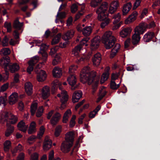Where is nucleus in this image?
<instances>
[{
	"mask_svg": "<svg viewBox=\"0 0 160 160\" xmlns=\"http://www.w3.org/2000/svg\"><path fill=\"white\" fill-rule=\"evenodd\" d=\"M140 38L141 37L139 34L134 33L132 36V42L133 45L136 46L138 44Z\"/></svg>",
	"mask_w": 160,
	"mask_h": 160,
	"instance_id": "nucleus-23",
	"label": "nucleus"
},
{
	"mask_svg": "<svg viewBox=\"0 0 160 160\" xmlns=\"http://www.w3.org/2000/svg\"><path fill=\"white\" fill-rule=\"evenodd\" d=\"M52 84L51 92L52 94H54L56 92L58 86L59 87V89H61V87H60V86L61 85V83L59 82L58 80H56L53 81Z\"/></svg>",
	"mask_w": 160,
	"mask_h": 160,
	"instance_id": "nucleus-26",
	"label": "nucleus"
},
{
	"mask_svg": "<svg viewBox=\"0 0 160 160\" xmlns=\"http://www.w3.org/2000/svg\"><path fill=\"white\" fill-rule=\"evenodd\" d=\"M36 124L33 121L31 123L28 130V134H32L36 132Z\"/></svg>",
	"mask_w": 160,
	"mask_h": 160,
	"instance_id": "nucleus-31",
	"label": "nucleus"
},
{
	"mask_svg": "<svg viewBox=\"0 0 160 160\" xmlns=\"http://www.w3.org/2000/svg\"><path fill=\"white\" fill-rule=\"evenodd\" d=\"M39 59V57L38 56H35L32 57L30 61L28 62L29 64L32 65L33 66L38 61Z\"/></svg>",
	"mask_w": 160,
	"mask_h": 160,
	"instance_id": "nucleus-40",
	"label": "nucleus"
},
{
	"mask_svg": "<svg viewBox=\"0 0 160 160\" xmlns=\"http://www.w3.org/2000/svg\"><path fill=\"white\" fill-rule=\"evenodd\" d=\"M101 59V55L99 53H98L94 55L92 59L93 64L96 66L99 65Z\"/></svg>",
	"mask_w": 160,
	"mask_h": 160,
	"instance_id": "nucleus-19",
	"label": "nucleus"
},
{
	"mask_svg": "<svg viewBox=\"0 0 160 160\" xmlns=\"http://www.w3.org/2000/svg\"><path fill=\"white\" fill-rule=\"evenodd\" d=\"M132 31V29L130 27L124 28L120 32V35L122 38H125L130 34Z\"/></svg>",
	"mask_w": 160,
	"mask_h": 160,
	"instance_id": "nucleus-12",
	"label": "nucleus"
},
{
	"mask_svg": "<svg viewBox=\"0 0 160 160\" xmlns=\"http://www.w3.org/2000/svg\"><path fill=\"white\" fill-rule=\"evenodd\" d=\"M61 130L62 127L61 126H58L56 128L54 133L56 137H58L59 135L61 132Z\"/></svg>",
	"mask_w": 160,
	"mask_h": 160,
	"instance_id": "nucleus-52",
	"label": "nucleus"
},
{
	"mask_svg": "<svg viewBox=\"0 0 160 160\" xmlns=\"http://www.w3.org/2000/svg\"><path fill=\"white\" fill-rule=\"evenodd\" d=\"M57 96L60 98L61 102H67L68 99V96L67 92L65 90L62 91L60 93L58 94Z\"/></svg>",
	"mask_w": 160,
	"mask_h": 160,
	"instance_id": "nucleus-13",
	"label": "nucleus"
},
{
	"mask_svg": "<svg viewBox=\"0 0 160 160\" xmlns=\"http://www.w3.org/2000/svg\"><path fill=\"white\" fill-rule=\"evenodd\" d=\"M39 53H41L42 57V58L44 62H46L47 60L48 54L47 53L44 51L42 50V51H40L38 52Z\"/></svg>",
	"mask_w": 160,
	"mask_h": 160,
	"instance_id": "nucleus-56",
	"label": "nucleus"
},
{
	"mask_svg": "<svg viewBox=\"0 0 160 160\" xmlns=\"http://www.w3.org/2000/svg\"><path fill=\"white\" fill-rule=\"evenodd\" d=\"M61 33H58L52 39V44L54 45L57 44L60 41L61 38Z\"/></svg>",
	"mask_w": 160,
	"mask_h": 160,
	"instance_id": "nucleus-37",
	"label": "nucleus"
},
{
	"mask_svg": "<svg viewBox=\"0 0 160 160\" xmlns=\"http://www.w3.org/2000/svg\"><path fill=\"white\" fill-rule=\"evenodd\" d=\"M102 41L107 49L110 48V32L107 31L102 35Z\"/></svg>",
	"mask_w": 160,
	"mask_h": 160,
	"instance_id": "nucleus-5",
	"label": "nucleus"
},
{
	"mask_svg": "<svg viewBox=\"0 0 160 160\" xmlns=\"http://www.w3.org/2000/svg\"><path fill=\"white\" fill-rule=\"evenodd\" d=\"M61 117V114L58 112H57L53 116L51 120V123L53 125L56 124L59 121Z\"/></svg>",
	"mask_w": 160,
	"mask_h": 160,
	"instance_id": "nucleus-24",
	"label": "nucleus"
},
{
	"mask_svg": "<svg viewBox=\"0 0 160 160\" xmlns=\"http://www.w3.org/2000/svg\"><path fill=\"white\" fill-rule=\"evenodd\" d=\"M23 25V22H20L18 18H17L14 22L13 27L15 29L19 30L21 29Z\"/></svg>",
	"mask_w": 160,
	"mask_h": 160,
	"instance_id": "nucleus-35",
	"label": "nucleus"
},
{
	"mask_svg": "<svg viewBox=\"0 0 160 160\" xmlns=\"http://www.w3.org/2000/svg\"><path fill=\"white\" fill-rule=\"evenodd\" d=\"M43 112V108L42 106L39 107L36 113V116L38 117H40L42 115Z\"/></svg>",
	"mask_w": 160,
	"mask_h": 160,
	"instance_id": "nucleus-49",
	"label": "nucleus"
},
{
	"mask_svg": "<svg viewBox=\"0 0 160 160\" xmlns=\"http://www.w3.org/2000/svg\"><path fill=\"white\" fill-rule=\"evenodd\" d=\"M115 37L111 35V58L114 57L117 54L120 47L119 44L116 42Z\"/></svg>",
	"mask_w": 160,
	"mask_h": 160,
	"instance_id": "nucleus-4",
	"label": "nucleus"
},
{
	"mask_svg": "<svg viewBox=\"0 0 160 160\" xmlns=\"http://www.w3.org/2000/svg\"><path fill=\"white\" fill-rule=\"evenodd\" d=\"M10 60L9 57L3 58L1 60H0V65L5 69H7L8 66L10 64Z\"/></svg>",
	"mask_w": 160,
	"mask_h": 160,
	"instance_id": "nucleus-14",
	"label": "nucleus"
},
{
	"mask_svg": "<svg viewBox=\"0 0 160 160\" xmlns=\"http://www.w3.org/2000/svg\"><path fill=\"white\" fill-rule=\"evenodd\" d=\"M45 132V128L43 126H41L39 130V132L38 133L37 137L38 138H41L43 136Z\"/></svg>",
	"mask_w": 160,
	"mask_h": 160,
	"instance_id": "nucleus-50",
	"label": "nucleus"
},
{
	"mask_svg": "<svg viewBox=\"0 0 160 160\" xmlns=\"http://www.w3.org/2000/svg\"><path fill=\"white\" fill-rule=\"evenodd\" d=\"M10 49L7 48H4L0 50V54L1 55H7L10 53Z\"/></svg>",
	"mask_w": 160,
	"mask_h": 160,
	"instance_id": "nucleus-39",
	"label": "nucleus"
},
{
	"mask_svg": "<svg viewBox=\"0 0 160 160\" xmlns=\"http://www.w3.org/2000/svg\"><path fill=\"white\" fill-rule=\"evenodd\" d=\"M25 88L28 95H30L32 94V86L31 82H28L26 83L25 84Z\"/></svg>",
	"mask_w": 160,
	"mask_h": 160,
	"instance_id": "nucleus-27",
	"label": "nucleus"
},
{
	"mask_svg": "<svg viewBox=\"0 0 160 160\" xmlns=\"http://www.w3.org/2000/svg\"><path fill=\"white\" fill-rule=\"evenodd\" d=\"M1 121L3 123L6 122L12 124L16 123L18 121L17 117L8 112H3L1 116Z\"/></svg>",
	"mask_w": 160,
	"mask_h": 160,
	"instance_id": "nucleus-3",
	"label": "nucleus"
},
{
	"mask_svg": "<svg viewBox=\"0 0 160 160\" xmlns=\"http://www.w3.org/2000/svg\"><path fill=\"white\" fill-rule=\"evenodd\" d=\"M18 94L17 93H13L9 97V103L12 105L17 101L18 98Z\"/></svg>",
	"mask_w": 160,
	"mask_h": 160,
	"instance_id": "nucleus-28",
	"label": "nucleus"
},
{
	"mask_svg": "<svg viewBox=\"0 0 160 160\" xmlns=\"http://www.w3.org/2000/svg\"><path fill=\"white\" fill-rule=\"evenodd\" d=\"M30 0H18L17 4L19 6L28 3Z\"/></svg>",
	"mask_w": 160,
	"mask_h": 160,
	"instance_id": "nucleus-59",
	"label": "nucleus"
},
{
	"mask_svg": "<svg viewBox=\"0 0 160 160\" xmlns=\"http://www.w3.org/2000/svg\"><path fill=\"white\" fill-rule=\"evenodd\" d=\"M8 87V84L6 83L2 85L0 88V92H4L5 91Z\"/></svg>",
	"mask_w": 160,
	"mask_h": 160,
	"instance_id": "nucleus-60",
	"label": "nucleus"
},
{
	"mask_svg": "<svg viewBox=\"0 0 160 160\" xmlns=\"http://www.w3.org/2000/svg\"><path fill=\"white\" fill-rule=\"evenodd\" d=\"M38 155L35 152L31 155V156L30 160H38Z\"/></svg>",
	"mask_w": 160,
	"mask_h": 160,
	"instance_id": "nucleus-63",
	"label": "nucleus"
},
{
	"mask_svg": "<svg viewBox=\"0 0 160 160\" xmlns=\"http://www.w3.org/2000/svg\"><path fill=\"white\" fill-rule=\"evenodd\" d=\"M60 57L56 55L55 57V59H54L52 62V63L53 65H57L58 62H60Z\"/></svg>",
	"mask_w": 160,
	"mask_h": 160,
	"instance_id": "nucleus-62",
	"label": "nucleus"
},
{
	"mask_svg": "<svg viewBox=\"0 0 160 160\" xmlns=\"http://www.w3.org/2000/svg\"><path fill=\"white\" fill-rule=\"evenodd\" d=\"M120 18L121 16L119 13L114 15L113 17L112 18L114 19V21L113 23V26L112 27V30H115L118 28L120 26L121 24L119 23H118L120 20Z\"/></svg>",
	"mask_w": 160,
	"mask_h": 160,
	"instance_id": "nucleus-8",
	"label": "nucleus"
},
{
	"mask_svg": "<svg viewBox=\"0 0 160 160\" xmlns=\"http://www.w3.org/2000/svg\"><path fill=\"white\" fill-rule=\"evenodd\" d=\"M41 94L42 97L44 99L47 98L50 95V89L48 86H45L41 90Z\"/></svg>",
	"mask_w": 160,
	"mask_h": 160,
	"instance_id": "nucleus-20",
	"label": "nucleus"
},
{
	"mask_svg": "<svg viewBox=\"0 0 160 160\" xmlns=\"http://www.w3.org/2000/svg\"><path fill=\"white\" fill-rule=\"evenodd\" d=\"M9 70L12 73L18 71L20 68L19 65L17 63H10L8 65Z\"/></svg>",
	"mask_w": 160,
	"mask_h": 160,
	"instance_id": "nucleus-21",
	"label": "nucleus"
},
{
	"mask_svg": "<svg viewBox=\"0 0 160 160\" xmlns=\"http://www.w3.org/2000/svg\"><path fill=\"white\" fill-rule=\"evenodd\" d=\"M154 34L152 32H148L143 36V39L144 42H148L151 41L154 37Z\"/></svg>",
	"mask_w": 160,
	"mask_h": 160,
	"instance_id": "nucleus-29",
	"label": "nucleus"
},
{
	"mask_svg": "<svg viewBox=\"0 0 160 160\" xmlns=\"http://www.w3.org/2000/svg\"><path fill=\"white\" fill-rule=\"evenodd\" d=\"M4 27L6 28L7 32H10L12 31V26L11 23L10 22H6L4 23Z\"/></svg>",
	"mask_w": 160,
	"mask_h": 160,
	"instance_id": "nucleus-47",
	"label": "nucleus"
},
{
	"mask_svg": "<svg viewBox=\"0 0 160 160\" xmlns=\"http://www.w3.org/2000/svg\"><path fill=\"white\" fill-rule=\"evenodd\" d=\"M99 78H96L94 79L93 82L91 84L93 83V85L92 86V88L93 89V90L92 91V93L93 94L95 92L96 90L98 84L99 82Z\"/></svg>",
	"mask_w": 160,
	"mask_h": 160,
	"instance_id": "nucleus-38",
	"label": "nucleus"
},
{
	"mask_svg": "<svg viewBox=\"0 0 160 160\" xmlns=\"http://www.w3.org/2000/svg\"><path fill=\"white\" fill-rule=\"evenodd\" d=\"M132 7L130 2L127 3L124 5L122 9V14L123 15H126L128 12Z\"/></svg>",
	"mask_w": 160,
	"mask_h": 160,
	"instance_id": "nucleus-25",
	"label": "nucleus"
},
{
	"mask_svg": "<svg viewBox=\"0 0 160 160\" xmlns=\"http://www.w3.org/2000/svg\"><path fill=\"white\" fill-rule=\"evenodd\" d=\"M92 32V27L91 26H87L83 28L82 31V33L85 36H88Z\"/></svg>",
	"mask_w": 160,
	"mask_h": 160,
	"instance_id": "nucleus-34",
	"label": "nucleus"
},
{
	"mask_svg": "<svg viewBox=\"0 0 160 160\" xmlns=\"http://www.w3.org/2000/svg\"><path fill=\"white\" fill-rule=\"evenodd\" d=\"M119 84L116 85L114 81H111V89H117L119 87Z\"/></svg>",
	"mask_w": 160,
	"mask_h": 160,
	"instance_id": "nucleus-58",
	"label": "nucleus"
},
{
	"mask_svg": "<svg viewBox=\"0 0 160 160\" xmlns=\"http://www.w3.org/2000/svg\"><path fill=\"white\" fill-rule=\"evenodd\" d=\"M78 5L76 4H73L71 7V12L72 13H75L78 10Z\"/></svg>",
	"mask_w": 160,
	"mask_h": 160,
	"instance_id": "nucleus-55",
	"label": "nucleus"
},
{
	"mask_svg": "<svg viewBox=\"0 0 160 160\" xmlns=\"http://www.w3.org/2000/svg\"><path fill=\"white\" fill-rule=\"evenodd\" d=\"M25 154L23 152L20 153L17 157V160H24Z\"/></svg>",
	"mask_w": 160,
	"mask_h": 160,
	"instance_id": "nucleus-64",
	"label": "nucleus"
},
{
	"mask_svg": "<svg viewBox=\"0 0 160 160\" xmlns=\"http://www.w3.org/2000/svg\"><path fill=\"white\" fill-rule=\"evenodd\" d=\"M107 93L106 91L105 90H103L102 92H100L98 98L97 100V102H99L105 95Z\"/></svg>",
	"mask_w": 160,
	"mask_h": 160,
	"instance_id": "nucleus-51",
	"label": "nucleus"
},
{
	"mask_svg": "<svg viewBox=\"0 0 160 160\" xmlns=\"http://www.w3.org/2000/svg\"><path fill=\"white\" fill-rule=\"evenodd\" d=\"M99 41L97 38H94L92 41L91 48L92 50L97 48L99 46Z\"/></svg>",
	"mask_w": 160,
	"mask_h": 160,
	"instance_id": "nucleus-30",
	"label": "nucleus"
},
{
	"mask_svg": "<svg viewBox=\"0 0 160 160\" xmlns=\"http://www.w3.org/2000/svg\"><path fill=\"white\" fill-rule=\"evenodd\" d=\"M109 68L108 67L107 68V72H105L102 74L100 81L101 83L102 84L108 78L109 75Z\"/></svg>",
	"mask_w": 160,
	"mask_h": 160,
	"instance_id": "nucleus-36",
	"label": "nucleus"
},
{
	"mask_svg": "<svg viewBox=\"0 0 160 160\" xmlns=\"http://www.w3.org/2000/svg\"><path fill=\"white\" fill-rule=\"evenodd\" d=\"M74 31L73 30L68 31L63 36L62 38L65 40H68L74 36Z\"/></svg>",
	"mask_w": 160,
	"mask_h": 160,
	"instance_id": "nucleus-22",
	"label": "nucleus"
},
{
	"mask_svg": "<svg viewBox=\"0 0 160 160\" xmlns=\"http://www.w3.org/2000/svg\"><path fill=\"white\" fill-rule=\"evenodd\" d=\"M82 96V92L81 91H75L72 96V102L74 103L78 102Z\"/></svg>",
	"mask_w": 160,
	"mask_h": 160,
	"instance_id": "nucleus-17",
	"label": "nucleus"
},
{
	"mask_svg": "<svg viewBox=\"0 0 160 160\" xmlns=\"http://www.w3.org/2000/svg\"><path fill=\"white\" fill-rule=\"evenodd\" d=\"M92 54L91 52L88 53L87 56H84L83 57L79 59L80 61H86L88 60L90 58Z\"/></svg>",
	"mask_w": 160,
	"mask_h": 160,
	"instance_id": "nucleus-54",
	"label": "nucleus"
},
{
	"mask_svg": "<svg viewBox=\"0 0 160 160\" xmlns=\"http://www.w3.org/2000/svg\"><path fill=\"white\" fill-rule=\"evenodd\" d=\"M89 39V38L86 37L83 38L80 42V44L81 46H82V45H85V46H87L88 45V44H87V42L88 41Z\"/></svg>",
	"mask_w": 160,
	"mask_h": 160,
	"instance_id": "nucleus-57",
	"label": "nucleus"
},
{
	"mask_svg": "<svg viewBox=\"0 0 160 160\" xmlns=\"http://www.w3.org/2000/svg\"><path fill=\"white\" fill-rule=\"evenodd\" d=\"M37 137L35 135H32L29 137L27 140V142L29 144H31L35 141Z\"/></svg>",
	"mask_w": 160,
	"mask_h": 160,
	"instance_id": "nucleus-53",
	"label": "nucleus"
},
{
	"mask_svg": "<svg viewBox=\"0 0 160 160\" xmlns=\"http://www.w3.org/2000/svg\"><path fill=\"white\" fill-rule=\"evenodd\" d=\"M6 94L4 96H1L0 97V106H4L6 105L7 101Z\"/></svg>",
	"mask_w": 160,
	"mask_h": 160,
	"instance_id": "nucleus-43",
	"label": "nucleus"
},
{
	"mask_svg": "<svg viewBox=\"0 0 160 160\" xmlns=\"http://www.w3.org/2000/svg\"><path fill=\"white\" fill-rule=\"evenodd\" d=\"M99 13L96 12L98 15L97 19L100 21H102L106 20L107 19H109L108 16L109 15V12L105 14V13Z\"/></svg>",
	"mask_w": 160,
	"mask_h": 160,
	"instance_id": "nucleus-18",
	"label": "nucleus"
},
{
	"mask_svg": "<svg viewBox=\"0 0 160 160\" xmlns=\"http://www.w3.org/2000/svg\"><path fill=\"white\" fill-rule=\"evenodd\" d=\"M67 81L69 84L72 86L71 89L74 90L77 88L78 86L74 85L77 82V78L74 74H72L70 75L67 78Z\"/></svg>",
	"mask_w": 160,
	"mask_h": 160,
	"instance_id": "nucleus-9",
	"label": "nucleus"
},
{
	"mask_svg": "<svg viewBox=\"0 0 160 160\" xmlns=\"http://www.w3.org/2000/svg\"><path fill=\"white\" fill-rule=\"evenodd\" d=\"M147 24L144 23H141L135 28L134 33L140 34H142L146 31Z\"/></svg>",
	"mask_w": 160,
	"mask_h": 160,
	"instance_id": "nucleus-7",
	"label": "nucleus"
},
{
	"mask_svg": "<svg viewBox=\"0 0 160 160\" xmlns=\"http://www.w3.org/2000/svg\"><path fill=\"white\" fill-rule=\"evenodd\" d=\"M52 142L48 136L46 137L43 145V149L45 151L48 150L51 147Z\"/></svg>",
	"mask_w": 160,
	"mask_h": 160,
	"instance_id": "nucleus-11",
	"label": "nucleus"
},
{
	"mask_svg": "<svg viewBox=\"0 0 160 160\" xmlns=\"http://www.w3.org/2000/svg\"><path fill=\"white\" fill-rule=\"evenodd\" d=\"M108 8V5L106 2H103L97 9L96 12L105 13Z\"/></svg>",
	"mask_w": 160,
	"mask_h": 160,
	"instance_id": "nucleus-10",
	"label": "nucleus"
},
{
	"mask_svg": "<svg viewBox=\"0 0 160 160\" xmlns=\"http://www.w3.org/2000/svg\"><path fill=\"white\" fill-rule=\"evenodd\" d=\"M138 15V12L136 11L133 12L129 17L127 18L125 21L126 24H128L135 21Z\"/></svg>",
	"mask_w": 160,
	"mask_h": 160,
	"instance_id": "nucleus-15",
	"label": "nucleus"
},
{
	"mask_svg": "<svg viewBox=\"0 0 160 160\" xmlns=\"http://www.w3.org/2000/svg\"><path fill=\"white\" fill-rule=\"evenodd\" d=\"M119 5V3L118 0H113L111 2V14L116 11Z\"/></svg>",
	"mask_w": 160,
	"mask_h": 160,
	"instance_id": "nucleus-16",
	"label": "nucleus"
},
{
	"mask_svg": "<svg viewBox=\"0 0 160 160\" xmlns=\"http://www.w3.org/2000/svg\"><path fill=\"white\" fill-rule=\"evenodd\" d=\"M14 130V127L13 126H10L8 127L7 129L5 132V135L6 137L9 136Z\"/></svg>",
	"mask_w": 160,
	"mask_h": 160,
	"instance_id": "nucleus-42",
	"label": "nucleus"
},
{
	"mask_svg": "<svg viewBox=\"0 0 160 160\" xmlns=\"http://www.w3.org/2000/svg\"><path fill=\"white\" fill-rule=\"evenodd\" d=\"M38 106V103L36 102H33L31 106V112L32 115H33L37 109Z\"/></svg>",
	"mask_w": 160,
	"mask_h": 160,
	"instance_id": "nucleus-41",
	"label": "nucleus"
},
{
	"mask_svg": "<svg viewBox=\"0 0 160 160\" xmlns=\"http://www.w3.org/2000/svg\"><path fill=\"white\" fill-rule=\"evenodd\" d=\"M52 73L54 77L56 78L60 77L62 75L61 68L58 67H55L53 69Z\"/></svg>",
	"mask_w": 160,
	"mask_h": 160,
	"instance_id": "nucleus-32",
	"label": "nucleus"
},
{
	"mask_svg": "<svg viewBox=\"0 0 160 160\" xmlns=\"http://www.w3.org/2000/svg\"><path fill=\"white\" fill-rule=\"evenodd\" d=\"M74 140V132L72 131L68 132L65 135V141L61 144V151L64 153L68 152L72 145Z\"/></svg>",
	"mask_w": 160,
	"mask_h": 160,
	"instance_id": "nucleus-2",
	"label": "nucleus"
},
{
	"mask_svg": "<svg viewBox=\"0 0 160 160\" xmlns=\"http://www.w3.org/2000/svg\"><path fill=\"white\" fill-rule=\"evenodd\" d=\"M11 146V142L9 140H6L4 143V149L5 151H8Z\"/></svg>",
	"mask_w": 160,
	"mask_h": 160,
	"instance_id": "nucleus-44",
	"label": "nucleus"
},
{
	"mask_svg": "<svg viewBox=\"0 0 160 160\" xmlns=\"http://www.w3.org/2000/svg\"><path fill=\"white\" fill-rule=\"evenodd\" d=\"M23 150L22 145L20 144H19L18 146L16 147L12 151V152L13 155H15V154L18 151L21 152Z\"/></svg>",
	"mask_w": 160,
	"mask_h": 160,
	"instance_id": "nucleus-46",
	"label": "nucleus"
},
{
	"mask_svg": "<svg viewBox=\"0 0 160 160\" xmlns=\"http://www.w3.org/2000/svg\"><path fill=\"white\" fill-rule=\"evenodd\" d=\"M35 72L37 74V79L38 82H42L44 81L47 77V75L45 72L42 69H37V68L35 70Z\"/></svg>",
	"mask_w": 160,
	"mask_h": 160,
	"instance_id": "nucleus-6",
	"label": "nucleus"
},
{
	"mask_svg": "<svg viewBox=\"0 0 160 160\" xmlns=\"http://www.w3.org/2000/svg\"><path fill=\"white\" fill-rule=\"evenodd\" d=\"M18 129L23 132H25L27 129L28 126L26 125L24 122L21 121L17 125Z\"/></svg>",
	"mask_w": 160,
	"mask_h": 160,
	"instance_id": "nucleus-33",
	"label": "nucleus"
},
{
	"mask_svg": "<svg viewBox=\"0 0 160 160\" xmlns=\"http://www.w3.org/2000/svg\"><path fill=\"white\" fill-rule=\"evenodd\" d=\"M96 73L92 71L90 72V68L87 66L84 67L80 74V80L83 83L87 82L89 85L93 82L94 79L96 78Z\"/></svg>",
	"mask_w": 160,
	"mask_h": 160,
	"instance_id": "nucleus-1",
	"label": "nucleus"
},
{
	"mask_svg": "<svg viewBox=\"0 0 160 160\" xmlns=\"http://www.w3.org/2000/svg\"><path fill=\"white\" fill-rule=\"evenodd\" d=\"M82 48V47L81 46V45H79L76 47L75 48L72 50V54H73L75 56L78 55Z\"/></svg>",
	"mask_w": 160,
	"mask_h": 160,
	"instance_id": "nucleus-45",
	"label": "nucleus"
},
{
	"mask_svg": "<svg viewBox=\"0 0 160 160\" xmlns=\"http://www.w3.org/2000/svg\"><path fill=\"white\" fill-rule=\"evenodd\" d=\"M102 0H92L90 2L91 6L93 8L96 7Z\"/></svg>",
	"mask_w": 160,
	"mask_h": 160,
	"instance_id": "nucleus-48",
	"label": "nucleus"
},
{
	"mask_svg": "<svg viewBox=\"0 0 160 160\" xmlns=\"http://www.w3.org/2000/svg\"><path fill=\"white\" fill-rule=\"evenodd\" d=\"M2 45L4 46H7L8 45V39L6 36L4 37L2 42Z\"/></svg>",
	"mask_w": 160,
	"mask_h": 160,
	"instance_id": "nucleus-61",
	"label": "nucleus"
}]
</instances>
